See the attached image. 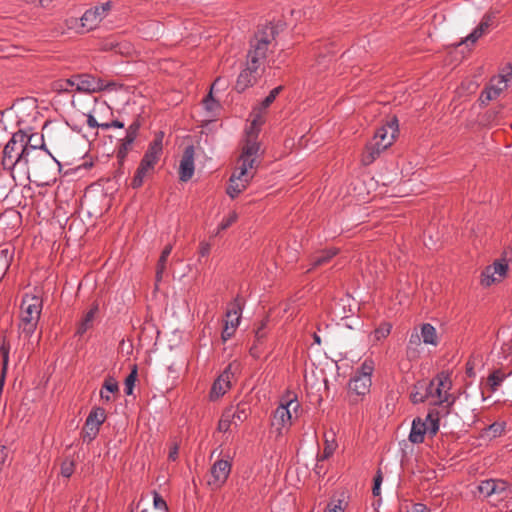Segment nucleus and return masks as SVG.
<instances>
[{
	"label": "nucleus",
	"mask_w": 512,
	"mask_h": 512,
	"mask_svg": "<svg viewBox=\"0 0 512 512\" xmlns=\"http://www.w3.org/2000/svg\"><path fill=\"white\" fill-rule=\"evenodd\" d=\"M153 503H154V507L157 509H161L164 511H166L168 509L165 500L157 493H155V495H154Z\"/></svg>",
	"instance_id": "8fccbe9b"
},
{
	"label": "nucleus",
	"mask_w": 512,
	"mask_h": 512,
	"mask_svg": "<svg viewBox=\"0 0 512 512\" xmlns=\"http://www.w3.org/2000/svg\"><path fill=\"white\" fill-rule=\"evenodd\" d=\"M249 413L250 409L247 403H239L236 406L226 408L219 420L218 430L225 433L232 426L238 427L248 418Z\"/></svg>",
	"instance_id": "1a4fd4ad"
},
{
	"label": "nucleus",
	"mask_w": 512,
	"mask_h": 512,
	"mask_svg": "<svg viewBox=\"0 0 512 512\" xmlns=\"http://www.w3.org/2000/svg\"><path fill=\"white\" fill-rule=\"evenodd\" d=\"M282 86L275 87L272 89L268 96L264 98V100L260 103L259 109L266 110L276 99L278 94L281 92Z\"/></svg>",
	"instance_id": "58836bf2"
},
{
	"label": "nucleus",
	"mask_w": 512,
	"mask_h": 512,
	"mask_svg": "<svg viewBox=\"0 0 512 512\" xmlns=\"http://www.w3.org/2000/svg\"><path fill=\"white\" fill-rule=\"evenodd\" d=\"M334 450H335V444L333 442L332 443L327 442V444L323 450L321 459H326V458L330 457L334 453Z\"/></svg>",
	"instance_id": "864d4df0"
},
{
	"label": "nucleus",
	"mask_w": 512,
	"mask_h": 512,
	"mask_svg": "<svg viewBox=\"0 0 512 512\" xmlns=\"http://www.w3.org/2000/svg\"><path fill=\"white\" fill-rule=\"evenodd\" d=\"M512 84V64H507L501 68L498 75L493 76L484 90L481 92L479 101L481 105H486L490 101L497 99L503 91Z\"/></svg>",
	"instance_id": "423d86ee"
},
{
	"label": "nucleus",
	"mask_w": 512,
	"mask_h": 512,
	"mask_svg": "<svg viewBox=\"0 0 512 512\" xmlns=\"http://www.w3.org/2000/svg\"><path fill=\"white\" fill-rule=\"evenodd\" d=\"M425 434V426L422 423V419L419 417L414 419L409 434L410 442L414 444L422 443L424 441Z\"/></svg>",
	"instance_id": "bb28decb"
},
{
	"label": "nucleus",
	"mask_w": 512,
	"mask_h": 512,
	"mask_svg": "<svg viewBox=\"0 0 512 512\" xmlns=\"http://www.w3.org/2000/svg\"><path fill=\"white\" fill-rule=\"evenodd\" d=\"M221 82H222L221 78H217L214 81V83L211 86L210 93L208 94V96L203 101V104H204V107H205L206 111L209 112L211 114V116H214L218 112V110L220 109V104H219V102L217 100H215L213 98L212 91H213V89L217 85H220Z\"/></svg>",
	"instance_id": "c85d7f7f"
},
{
	"label": "nucleus",
	"mask_w": 512,
	"mask_h": 512,
	"mask_svg": "<svg viewBox=\"0 0 512 512\" xmlns=\"http://www.w3.org/2000/svg\"><path fill=\"white\" fill-rule=\"evenodd\" d=\"M210 249L211 245L208 242L202 241L199 245V254L205 257L210 253Z\"/></svg>",
	"instance_id": "6e6d98bb"
},
{
	"label": "nucleus",
	"mask_w": 512,
	"mask_h": 512,
	"mask_svg": "<svg viewBox=\"0 0 512 512\" xmlns=\"http://www.w3.org/2000/svg\"><path fill=\"white\" fill-rule=\"evenodd\" d=\"M345 507L342 500L332 501L327 505L325 512H344Z\"/></svg>",
	"instance_id": "c03bdc74"
},
{
	"label": "nucleus",
	"mask_w": 512,
	"mask_h": 512,
	"mask_svg": "<svg viewBox=\"0 0 512 512\" xmlns=\"http://www.w3.org/2000/svg\"><path fill=\"white\" fill-rule=\"evenodd\" d=\"M503 430H504V426L501 423H493L487 429L488 433L492 437L500 436L502 434Z\"/></svg>",
	"instance_id": "49530a36"
},
{
	"label": "nucleus",
	"mask_w": 512,
	"mask_h": 512,
	"mask_svg": "<svg viewBox=\"0 0 512 512\" xmlns=\"http://www.w3.org/2000/svg\"><path fill=\"white\" fill-rule=\"evenodd\" d=\"M75 470V462L70 458H66L62 461L60 466V473L63 477L69 478L72 476Z\"/></svg>",
	"instance_id": "4c0bfd02"
},
{
	"label": "nucleus",
	"mask_w": 512,
	"mask_h": 512,
	"mask_svg": "<svg viewBox=\"0 0 512 512\" xmlns=\"http://www.w3.org/2000/svg\"><path fill=\"white\" fill-rule=\"evenodd\" d=\"M140 129V123L138 121H134L131 123L128 128L126 129V135L129 138L136 139L138 132Z\"/></svg>",
	"instance_id": "a18cd8bd"
},
{
	"label": "nucleus",
	"mask_w": 512,
	"mask_h": 512,
	"mask_svg": "<svg viewBox=\"0 0 512 512\" xmlns=\"http://www.w3.org/2000/svg\"><path fill=\"white\" fill-rule=\"evenodd\" d=\"M372 379L354 375L349 382V389L358 396H365L370 392Z\"/></svg>",
	"instance_id": "4be33fe9"
},
{
	"label": "nucleus",
	"mask_w": 512,
	"mask_h": 512,
	"mask_svg": "<svg viewBox=\"0 0 512 512\" xmlns=\"http://www.w3.org/2000/svg\"><path fill=\"white\" fill-rule=\"evenodd\" d=\"M494 487V479H487L481 481V483L478 485V492L482 497L488 498L493 496Z\"/></svg>",
	"instance_id": "c9c22d12"
},
{
	"label": "nucleus",
	"mask_w": 512,
	"mask_h": 512,
	"mask_svg": "<svg viewBox=\"0 0 512 512\" xmlns=\"http://www.w3.org/2000/svg\"><path fill=\"white\" fill-rule=\"evenodd\" d=\"M507 269L508 265L505 261H495L482 272L481 284L488 287L494 282L500 281L506 275Z\"/></svg>",
	"instance_id": "2eb2a0df"
},
{
	"label": "nucleus",
	"mask_w": 512,
	"mask_h": 512,
	"mask_svg": "<svg viewBox=\"0 0 512 512\" xmlns=\"http://www.w3.org/2000/svg\"><path fill=\"white\" fill-rule=\"evenodd\" d=\"M111 128H124V123L119 120H113L110 122Z\"/></svg>",
	"instance_id": "680f3d73"
},
{
	"label": "nucleus",
	"mask_w": 512,
	"mask_h": 512,
	"mask_svg": "<svg viewBox=\"0 0 512 512\" xmlns=\"http://www.w3.org/2000/svg\"><path fill=\"white\" fill-rule=\"evenodd\" d=\"M426 390V382H417L410 393V400L412 403L418 404L428 401Z\"/></svg>",
	"instance_id": "c756f323"
},
{
	"label": "nucleus",
	"mask_w": 512,
	"mask_h": 512,
	"mask_svg": "<svg viewBox=\"0 0 512 512\" xmlns=\"http://www.w3.org/2000/svg\"><path fill=\"white\" fill-rule=\"evenodd\" d=\"M98 312V304H93L92 307L86 312L82 321L79 323L76 335L82 336L89 330Z\"/></svg>",
	"instance_id": "a878e982"
},
{
	"label": "nucleus",
	"mask_w": 512,
	"mask_h": 512,
	"mask_svg": "<svg viewBox=\"0 0 512 512\" xmlns=\"http://www.w3.org/2000/svg\"><path fill=\"white\" fill-rule=\"evenodd\" d=\"M135 139L125 136L119 140V145L116 152V157L120 165H122L128 155V152L132 149V145Z\"/></svg>",
	"instance_id": "7c9ffc66"
},
{
	"label": "nucleus",
	"mask_w": 512,
	"mask_h": 512,
	"mask_svg": "<svg viewBox=\"0 0 512 512\" xmlns=\"http://www.w3.org/2000/svg\"><path fill=\"white\" fill-rule=\"evenodd\" d=\"M76 87L81 93L93 94L107 90L112 83L105 82L103 79L95 77L91 74H75L65 80L64 85L60 84L61 90H68V87Z\"/></svg>",
	"instance_id": "6e6552de"
},
{
	"label": "nucleus",
	"mask_w": 512,
	"mask_h": 512,
	"mask_svg": "<svg viewBox=\"0 0 512 512\" xmlns=\"http://www.w3.org/2000/svg\"><path fill=\"white\" fill-rule=\"evenodd\" d=\"M232 366V364H229L213 383L210 392L211 398H219L230 389L231 379L234 375Z\"/></svg>",
	"instance_id": "f3484780"
},
{
	"label": "nucleus",
	"mask_w": 512,
	"mask_h": 512,
	"mask_svg": "<svg viewBox=\"0 0 512 512\" xmlns=\"http://www.w3.org/2000/svg\"><path fill=\"white\" fill-rule=\"evenodd\" d=\"M43 308L42 299L36 295L25 294L20 305V337L29 340L35 333Z\"/></svg>",
	"instance_id": "20e7f679"
},
{
	"label": "nucleus",
	"mask_w": 512,
	"mask_h": 512,
	"mask_svg": "<svg viewBox=\"0 0 512 512\" xmlns=\"http://www.w3.org/2000/svg\"><path fill=\"white\" fill-rule=\"evenodd\" d=\"M398 132L399 125L396 117L379 127L373 138L366 144L361 157L362 164L365 166L372 164L383 151L393 144Z\"/></svg>",
	"instance_id": "7ed1b4c3"
},
{
	"label": "nucleus",
	"mask_w": 512,
	"mask_h": 512,
	"mask_svg": "<svg viewBox=\"0 0 512 512\" xmlns=\"http://www.w3.org/2000/svg\"><path fill=\"white\" fill-rule=\"evenodd\" d=\"M275 39V29L272 25H265L258 29L250 42L245 68L240 72L235 89L238 92L245 91L253 86L263 71V65L269 49V45Z\"/></svg>",
	"instance_id": "f03ea898"
},
{
	"label": "nucleus",
	"mask_w": 512,
	"mask_h": 512,
	"mask_svg": "<svg viewBox=\"0 0 512 512\" xmlns=\"http://www.w3.org/2000/svg\"><path fill=\"white\" fill-rule=\"evenodd\" d=\"M420 336L424 344L437 346L438 337L435 327L430 323H424L421 326Z\"/></svg>",
	"instance_id": "cd10ccee"
},
{
	"label": "nucleus",
	"mask_w": 512,
	"mask_h": 512,
	"mask_svg": "<svg viewBox=\"0 0 512 512\" xmlns=\"http://www.w3.org/2000/svg\"><path fill=\"white\" fill-rule=\"evenodd\" d=\"M299 409L300 403L296 397L288 398L280 402L279 406L273 412L271 420V425L277 432V435H283L284 431L290 428L293 414L297 417Z\"/></svg>",
	"instance_id": "0eeeda50"
},
{
	"label": "nucleus",
	"mask_w": 512,
	"mask_h": 512,
	"mask_svg": "<svg viewBox=\"0 0 512 512\" xmlns=\"http://www.w3.org/2000/svg\"><path fill=\"white\" fill-rule=\"evenodd\" d=\"M391 325L389 323H383L373 332V337L376 341L385 339L391 332Z\"/></svg>",
	"instance_id": "a19ab883"
},
{
	"label": "nucleus",
	"mask_w": 512,
	"mask_h": 512,
	"mask_svg": "<svg viewBox=\"0 0 512 512\" xmlns=\"http://www.w3.org/2000/svg\"><path fill=\"white\" fill-rule=\"evenodd\" d=\"M28 142L26 132L19 130L12 134L2 151L1 164L5 170L13 172L16 167L21 168L24 145Z\"/></svg>",
	"instance_id": "39448f33"
},
{
	"label": "nucleus",
	"mask_w": 512,
	"mask_h": 512,
	"mask_svg": "<svg viewBox=\"0 0 512 512\" xmlns=\"http://www.w3.org/2000/svg\"><path fill=\"white\" fill-rule=\"evenodd\" d=\"M407 512H430V509L422 503H415Z\"/></svg>",
	"instance_id": "5fc2aeb1"
},
{
	"label": "nucleus",
	"mask_w": 512,
	"mask_h": 512,
	"mask_svg": "<svg viewBox=\"0 0 512 512\" xmlns=\"http://www.w3.org/2000/svg\"><path fill=\"white\" fill-rule=\"evenodd\" d=\"M87 125L89 128L94 129V128H99L100 123H98V121L96 120V118L93 115L89 114L87 116Z\"/></svg>",
	"instance_id": "bf43d9fd"
},
{
	"label": "nucleus",
	"mask_w": 512,
	"mask_h": 512,
	"mask_svg": "<svg viewBox=\"0 0 512 512\" xmlns=\"http://www.w3.org/2000/svg\"><path fill=\"white\" fill-rule=\"evenodd\" d=\"M140 512H148V510L147 509H143Z\"/></svg>",
	"instance_id": "338daca9"
},
{
	"label": "nucleus",
	"mask_w": 512,
	"mask_h": 512,
	"mask_svg": "<svg viewBox=\"0 0 512 512\" xmlns=\"http://www.w3.org/2000/svg\"><path fill=\"white\" fill-rule=\"evenodd\" d=\"M382 480H383L382 473H381V471H378L376 476L374 477V485L372 488V493L374 496L380 495V487L382 484Z\"/></svg>",
	"instance_id": "de8ad7c7"
},
{
	"label": "nucleus",
	"mask_w": 512,
	"mask_h": 512,
	"mask_svg": "<svg viewBox=\"0 0 512 512\" xmlns=\"http://www.w3.org/2000/svg\"><path fill=\"white\" fill-rule=\"evenodd\" d=\"M8 458V448L5 445H0V473L3 470V466Z\"/></svg>",
	"instance_id": "3c124183"
},
{
	"label": "nucleus",
	"mask_w": 512,
	"mask_h": 512,
	"mask_svg": "<svg viewBox=\"0 0 512 512\" xmlns=\"http://www.w3.org/2000/svg\"><path fill=\"white\" fill-rule=\"evenodd\" d=\"M506 375L501 372L500 370H496L493 373L490 374L488 377V382L491 387L492 391H496L497 388L502 384V382L505 380Z\"/></svg>",
	"instance_id": "e433bc0d"
},
{
	"label": "nucleus",
	"mask_w": 512,
	"mask_h": 512,
	"mask_svg": "<svg viewBox=\"0 0 512 512\" xmlns=\"http://www.w3.org/2000/svg\"><path fill=\"white\" fill-rule=\"evenodd\" d=\"M422 423L425 426V432L432 436L439 430V418L433 413H428Z\"/></svg>",
	"instance_id": "72a5a7b5"
},
{
	"label": "nucleus",
	"mask_w": 512,
	"mask_h": 512,
	"mask_svg": "<svg viewBox=\"0 0 512 512\" xmlns=\"http://www.w3.org/2000/svg\"><path fill=\"white\" fill-rule=\"evenodd\" d=\"M422 338L417 330H414L408 339L406 346V356L409 360H415L422 351Z\"/></svg>",
	"instance_id": "6ab92c4d"
},
{
	"label": "nucleus",
	"mask_w": 512,
	"mask_h": 512,
	"mask_svg": "<svg viewBox=\"0 0 512 512\" xmlns=\"http://www.w3.org/2000/svg\"><path fill=\"white\" fill-rule=\"evenodd\" d=\"M30 136H35V138L32 141V144L41 145L42 143H44V139H43L42 135L31 134Z\"/></svg>",
	"instance_id": "052dcab7"
},
{
	"label": "nucleus",
	"mask_w": 512,
	"mask_h": 512,
	"mask_svg": "<svg viewBox=\"0 0 512 512\" xmlns=\"http://www.w3.org/2000/svg\"><path fill=\"white\" fill-rule=\"evenodd\" d=\"M155 165L156 162L142 158L140 165L137 168L136 173L132 179V187L139 188L143 184L146 175L154 169Z\"/></svg>",
	"instance_id": "412c9836"
},
{
	"label": "nucleus",
	"mask_w": 512,
	"mask_h": 512,
	"mask_svg": "<svg viewBox=\"0 0 512 512\" xmlns=\"http://www.w3.org/2000/svg\"><path fill=\"white\" fill-rule=\"evenodd\" d=\"M34 138L35 136H28L29 142L24 145L21 169H29L30 166L37 168L42 160L50 155L44 143L41 145L32 144Z\"/></svg>",
	"instance_id": "9b49d317"
},
{
	"label": "nucleus",
	"mask_w": 512,
	"mask_h": 512,
	"mask_svg": "<svg viewBox=\"0 0 512 512\" xmlns=\"http://www.w3.org/2000/svg\"><path fill=\"white\" fill-rule=\"evenodd\" d=\"M496 19V13L495 12H489L486 13L479 25L469 34L467 35L458 45L462 44H475V42L483 35L485 34L490 27H492L495 23Z\"/></svg>",
	"instance_id": "dca6fc26"
},
{
	"label": "nucleus",
	"mask_w": 512,
	"mask_h": 512,
	"mask_svg": "<svg viewBox=\"0 0 512 512\" xmlns=\"http://www.w3.org/2000/svg\"><path fill=\"white\" fill-rule=\"evenodd\" d=\"M231 468V462L224 459H219L212 465L210 469L211 476L207 482L212 490H218L226 483Z\"/></svg>",
	"instance_id": "ddd939ff"
},
{
	"label": "nucleus",
	"mask_w": 512,
	"mask_h": 512,
	"mask_svg": "<svg viewBox=\"0 0 512 512\" xmlns=\"http://www.w3.org/2000/svg\"><path fill=\"white\" fill-rule=\"evenodd\" d=\"M155 165L156 162L142 158L140 165L137 168L136 173L132 179V187L139 188L143 184L146 175L154 169Z\"/></svg>",
	"instance_id": "aec40b11"
},
{
	"label": "nucleus",
	"mask_w": 512,
	"mask_h": 512,
	"mask_svg": "<svg viewBox=\"0 0 512 512\" xmlns=\"http://www.w3.org/2000/svg\"><path fill=\"white\" fill-rule=\"evenodd\" d=\"M178 452H179L178 445L177 444H173L170 447L169 454H168V459L171 460V461H175L178 458Z\"/></svg>",
	"instance_id": "13d9d810"
},
{
	"label": "nucleus",
	"mask_w": 512,
	"mask_h": 512,
	"mask_svg": "<svg viewBox=\"0 0 512 512\" xmlns=\"http://www.w3.org/2000/svg\"><path fill=\"white\" fill-rule=\"evenodd\" d=\"M494 492L493 496H497L499 499H503L508 494V484L506 481L503 480H496L494 479Z\"/></svg>",
	"instance_id": "ea45409f"
},
{
	"label": "nucleus",
	"mask_w": 512,
	"mask_h": 512,
	"mask_svg": "<svg viewBox=\"0 0 512 512\" xmlns=\"http://www.w3.org/2000/svg\"><path fill=\"white\" fill-rule=\"evenodd\" d=\"M99 128H101V129H103V130H108V129H110V128H111V126H110V122L100 123Z\"/></svg>",
	"instance_id": "e2e57ef3"
},
{
	"label": "nucleus",
	"mask_w": 512,
	"mask_h": 512,
	"mask_svg": "<svg viewBox=\"0 0 512 512\" xmlns=\"http://www.w3.org/2000/svg\"><path fill=\"white\" fill-rule=\"evenodd\" d=\"M0 353H1L2 358H3V369H2V371L6 372L8 361H9V347L5 343H3L1 345Z\"/></svg>",
	"instance_id": "09e8293b"
},
{
	"label": "nucleus",
	"mask_w": 512,
	"mask_h": 512,
	"mask_svg": "<svg viewBox=\"0 0 512 512\" xmlns=\"http://www.w3.org/2000/svg\"><path fill=\"white\" fill-rule=\"evenodd\" d=\"M265 327H266V324L264 322H262L261 326L256 330V332H255V341L256 342H263V339L266 336Z\"/></svg>",
	"instance_id": "603ef678"
},
{
	"label": "nucleus",
	"mask_w": 512,
	"mask_h": 512,
	"mask_svg": "<svg viewBox=\"0 0 512 512\" xmlns=\"http://www.w3.org/2000/svg\"><path fill=\"white\" fill-rule=\"evenodd\" d=\"M374 368H375L374 361L372 359H370V358H366L361 363V365L359 366L357 371L355 372V375L371 379L373 371H374Z\"/></svg>",
	"instance_id": "f704fd0d"
},
{
	"label": "nucleus",
	"mask_w": 512,
	"mask_h": 512,
	"mask_svg": "<svg viewBox=\"0 0 512 512\" xmlns=\"http://www.w3.org/2000/svg\"><path fill=\"white\" fill-rule=\"evenodd\" d=\"M262 345V342H256L254 341L253 346L250 348V354L254 358H259L261 354L260 346Z\"/></svg>",
	"instance_id": "4d7b16f0"
},
{
	"label": "nucleus",
	"mask_w": 512,
	"mask_h": 512,
	"mask_svg": "<svg viewBox=\"0 0 512 512\" xmlns=\"http://www.w3.org/2000/svg\"><path fill=\"white\" fill-rule=\"evenodd\" d=\"M232 316H235V322L232 323V326H229L228 323H225L224 329L221 334L223 342H226L234 335L236 328L240 324L241 308L239 306L227 311L226 317L231 318Z\"/></svg>",
	"instance_id": "b1692460"
},
{
	"label": "nucleus",
	"mask_w": 512,
	"mask_h": 512,
	"mask_svg": "<svg viewBox=\"0 0 512 512\" xmlns=\"http://www.w3.org/2000/svg\"><path fill=\"white\" fill-rule=\"evenodd\" d=\"M233 322H235V316H232L231 318L226 317L225 323H228L229 326H232Z\"/></svg>",
	"instance_id": "69168bd1"
},
{
	"label": "nucleus",
	"mask_w": 512,
	"mask_h": 512,
	"mask_svg": "<svg viewBox=\"0 0 512 512\" xmlns=\"http://www.w3.org/2000/svg\"><path fill=\"white\" fill-rule=\"evenodd\" d=\"M259 106L253 111V119L247 130V138L239 157V165L229 179L227 194L231 198L237 197L244 191L255 175V171L259 165L260 143L257 141L260 126L264 123L263 113Z\"/></svg>",
	"instance_id": "f257e3e1"
},
{
	"label": "nucleus",
	"mask_w": 512,
	"mask_h": 512,
	"mask_svg": "<svg viewBox=\"0 0 512 512\" xmlns=\"http://www.w3.org/2000/svg\"><path fill=\"white\" fill-rule=\"evenodd\" d=\"M118 392H119L118 382L116 381V379L114 377L108 376L105 378V380L103 382V385H102L99 395L103 402L110 403L114 400L112 395L116 394Z\"/></svg>",
	"instance_id": "5701e85b"
},
{
	"label": "nucleus",
	"mask_w": 512,
	"mask_h": 512,
	"mask_svg": "<svg viewBox=\"0 0 512 512\" xmlns=\"http://www.w3.org/2000/svg\"><path fill=\"white\" fill-rule=\"evenodd\" d=\"M313 339H314V342L318 345L321 344V338L319 335H317L316 333L313 335Z\"/></svg>",
	"instance_id": "0e129e2a"
},
{
	"label": "nucleus",
	"mask_w": 512,
	"mask_h": 512,
	"mask_svg": "<svg viewBox=\"0 0 512 512\" xmlns=\"http://www.w3.org/2000/svg\"><path fill=\"white\" fill-rule=\"evenodd\" d=\"M105 420H106L105 410L101 407L93 408L85 420V424H84V428H83L84 440L85 441L87 440L89 442L94 440L99 433L101 424H103Z\"/></svg>",
	"instance_id": "f8f14e48"
},
{
	"label": "nucleus",
	"mask_w": 512,
	"mask_h": 512,
	"mask_svg": "<svg viewBox=\"0 0 512 512\" xmlns=\"http://www.w3.org/2000/svg\"><path fill=\"white\" fill-rule=\"evenodd\" d=\"M136 377H137V369H136V367H134V369L131 371V373L125 379L124 391H125L126 395H131L133 393Z\"/></svg>",
	"instance_id": "79ce46f5"
},
{
	"label": "nucleus",
	"mask_w": 512,
	"mask_h": 512,
	"mask_svg": "<svg viewBox=\"0 0 512 512\" xmlns=\"http://www.w3.org/2000/svg\"><path fill=\"white\" fill-rule=\"evenodd\" d=\"M163 134L159 133L153 139V141L149 144L147 151L145 152L143 158L147 160H152L154 162H158L163 150Z\"/></svg>",
	"instance_id": "393cba45"
},
{
	"label": "nucleus",
	"mask_w": 512,
	"mask_h": 512,
	"mask_svg": "<svg viewBox=\"0 0 512 512\" xmlns=\"http://www.w3.org/2000/svg\"><path fill=\"white\" fill-rule=\"evenodd\" d=\"M109 9V2L87 9L80 19L82 27L88 31L94 29L98 23L106 16Z\"/></svg>",
	"instance_id": "4468645a"
},
{
	"label": "nucleus",
	"mask_w": 512,
	"mask_h": 512,
	"mask_svg": "<svg viewBox=\"0 0 512 512\" xmlns=\"http://www.w3.org/2000/svg\"><path fill=\"white\" fill-rule=\"evenodd\" d=\"M238 218V215L236 212H231L226 218H224L221 223L219 224L218 226V230H217V233L218 234L220 231H223L225 229H227L228 227H230Z\"/></svg>",
	"instance_id": "37998d69"
},
{
	"label": "nucleus",
	"mask_w": 512,
	"mask_h": 512,
	"mask_svg": "<svg viewBox=\"0 0 512 512\" xmlns=\"http://www.w3.org/2000/svg\"><path fill=\"white\" fill-rule=\"evenodd\" d=\"M337 253L338 250L336 248H329L322 251L321 254L316 255L311 259L312 267L309 270L329 262Z\"/></svg>",
	"instance_id": "2f4dec72"
},
{
	"label": "nucleus",
	"mask_w": 512,
	"mask_h": 512,
	"mask_svg": "<svg viewBox=\"0 0 512 512\" xmlns=\"http://www.w3.org/2000/svg\"><path fill=\"white\" fill-rule=\"evenodd\" d=\"M194 174V148L188 146L185 148L182 159L180 161L179 175L180 180L187 182Z\"/></svg>",
	"instance_id": "a211bd4d"
},
{
	"label": "nucleus",
	"mask_w": 512,
	"mask_h": 512,
	"mask_svg": "<svg viewBox=\"0 0 512 512\" xmlns=\"http://www.w3.org/2000/svg\"><path fill=\"white\" fill-rule=\"evenodd\" d=\"M451 382L445 376H438L430 382H426L428 401L433 405L449 402Z\"/></svg>",
	"instance_id": "9d476101"
},
{
	"label": "nucleus",
	"mask_w": 512,
	"mask_h": 512,
	"mask_svg": "<svg viewBox=\"0 0 512 512\" xmlns=\"http://www.w3.org/2000/svg\"><path fill=\"white\" fill-rule=\"evenodd\" d=\"M171 252H172V245L169 244L163 249V251L160 255V258H159V261L157 264V270H156V281L157 282H160L162 280L163 273L166 269V262H167L169 255L171 254Z\"/></svg>",
	"instance_id": "473e14b6"
}]
</instances>
